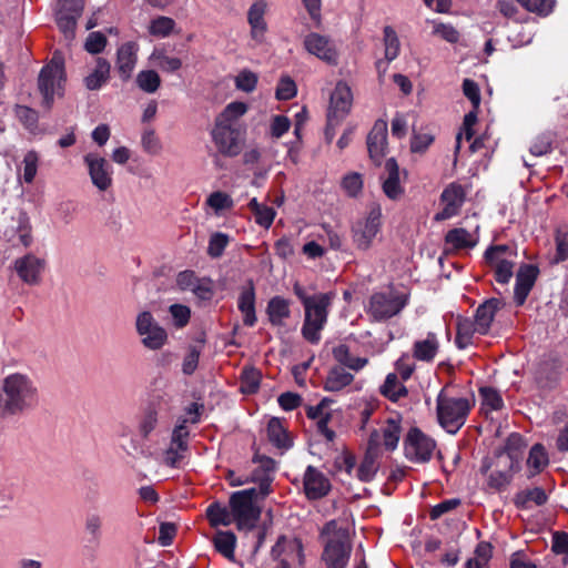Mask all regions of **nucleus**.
<instances>
[{"instance_id": "f257e3e1", "label": "nucleus", "mask_w": 568, "mask_h": 568, "mask_svg": "<svg viewBox=\"0 0 568 568\" xmlns=\"http://www.w3.org/2000/svg\"><path fill=\"white\" fill-rule=\"evenodd\" d=\"M40 393L34 379L24 373L6 375L0 384V418L22 416L34 410Z\"/></svg>"}, {"instance_id": "f03ea898", "label": "nucleus", "mask_w": 568, "mask_h": 568, "mask_svg": "<svg viewBox=\"0 0 568 568\" xmlns=\"http://www.w3.org/2000/svg\"><path fill=\"white\" fill-rule=\"evenodd\" d=\"M270 493L271 479L263 478L257 487L231 494L229 504L239 530H251L256 526L262 511L261 503Z\"/></svg>"}, {"instance_id": "7ed1b4c3", "label": "nucleus", "mask_w": 568, "mask_h": 568, "mask_svg": "<svg viewBox=\"0 0 568 568\" xmlns=\"http://www.w3.org/2000/svg\"><path fill=\"white\" fill-rule=\"evenodd\" d=\"M323 545L322 561L326 568H346L352 554V541L345 520L332 519L320 531Z\"/></svg>"}, {"instance_id": "20e7f679", "label": "nucleus", "mask_w": 568, "mask_h": 568, "mask_svg": "<svg viewBox=\"0 0 568 568\" xmlns=\"http://www.w3.org/2000/svg\"><path fill=\"white\" fill-rule=\"evenodd\" d=\"M409 301V293L394 286L374 292L365 304V312L372 322H386L402 313Z\"/></svg>"}, {"instance_id": "39448f33", "label": "nucleus", "mask_w": 568, "mask_h": 568, "mask_svg": "<svg viewBox=\"0 0 568 568\" xmlns=\"http://www.w3.org/2000/svg\"><path fill=\"white\" fill-rule=\"evenodd\" d=\"M470 403L464 397H449L444 390L437 396V417L440 426L449 434H456L465 424Z\"/></svg>"}, {"instance_id": "423d86ee", "label": "nucleus", "mask_w": 568, "mask_h": 568, "mask_svg": "<svg viewBox=\"0 0 568 568\" xmlns=\"http://www.w3.org/2000/svg\"><path fill=\"white\" fill-rule=\"evenodd\" d=\"M332 304V295L320 293L318 298L304 307L305 317L302 326L303 337L311 344L321 341V332L327 322L328 307Z\"/></svg>"}, {"instance_id": "0eeeda50", "label": "nucleus", "mask_w": 568, "mask_h": 568, "mask_svg": "<svg viewBox=\"0 0 568 568\" xmlns=\"http://www.w3.org/2000/svg\"><path fill=\"white\" fill-rule=\"evenodd\" d=\"M271 558L276 564L274 568L303 566L305 560L303 544L298 538L281 536L271 549Z\"/></svg>"}, {"instance_id": "6e6552de", "label": "nucleus", "mask_w": 568, "mask_h": 568, "mask_svg": "<svg viewBox=\"0 0 568 568\" xmlns=\"http://www.w3.org/2000/svg\"><path fill=\"white\" fill-rule=\"evenodd\" d=\"M63 81V60L61 57L54 55L51 62L42 68L38 79L39 90L43 95V103L47 108L51 106L54 94L61 89Z\"/></svg>"}, {"instance_id": "1a4fd4ad", "label": "nucleus", "mask_w": 568, "mask_h": 568, "mask_svg": "<svg viewBox=\"0 0 568 568\" xmlns=\"http://www.w3.org/2000/svg\"><path fill=\"white\" fill-rule=\"evenodd\" d=\"M135 328L136 333L141 337L142 345L148 349L158 351L162 348L168 342L166 331L148 311L138 314Z\"/></svg>"}, {"instance_id": "9d476101", "label": "nucleus", "mask_w": 568, "mask_h": 568, "mask_svg": "<svg viewBox=\"0 0 568 568\" xmlns=\"http://www.w3.org/2000/svg\"><path fill=\"white\" fill-rule=\"evenodd\" d=\"M211 136L215 148L221 154L231 158L240 154L244 140L240 126H231L222 122H215Z\"/></svg>"}, {"instance_id": "9b49d317", "label": "nucleus", "mask_w": 568, "mask_h": 568, "mask_svg": "<svg viewBox=\"0 0 568 568\" xmlns=\"http://www.w3.org/2000/svg\"><path fill=\"white\" fill-rule=\"evenodd\" d=\"M187 420L183 419L175 425L171 434V442L169 447L162 454V463L165 466L176 468L185 458L189 449L190 430L186 425Z\"/></svg>"}, {"instance_id": "f8f14e48", "label": "nucleus", "mask_w": 568, "mask_h": 568, "mask_svg": "<svg viewBox=\"0 0 568 568\" xmlns=\"http://www.w3.org/2000/svg\"><path fill=\"white\" fill-rule=\"evenodd\" d=\"M435 447V440L416 427L409 429L404 440L406 457L417 463L428 462Z\"/></svg>"}, {"instance_id": "ddd939ff", "label": "nucleus", "mask_w": 568, "mask_h": 568, "mask_svg": "<svg viewBox=\"0 0 568 568\" xmlns=\"http://www.w3.org/2000/svg\"><path fill=\"white\" fill-rule=\"evenodd\" d=\"M83 161L87 165L92 184L100 191H108L113 183V169L111 164L97 153H88Z\"/></svg>"}, {"instance_id": "4468645a", "label": "nucleus", "mask_w": 568, "mask_h": 568, "mask_svg": "<svg viewBox=\"0 0 568 568\" xmlns=\"http://www.w3.org/2000/svg\"><path fill=\"white\" fill-rule=\"evenodd\" d=\"M47 262L43 257L29 252L14 262L18 276L28 285H37L45 270Z\"/></svg>"}, {"instance_id": "2eb2a0df", "label": "nucleus", "mask_w": 568, "mask_h": 568, "mask_svg": "<svg viewBox=\"0 0 568 568\" xmlns=\"http://www.w3.org/2000/svg\"><path fill=\"white\" fill-rule=\"evenodd\" d=\"M352 104L353 93L351 87L344 81H338L329 98L327 114L329 115L331 123L336 119L343 120L349 113Z\"/></svg>"}, {"instance_id": "dca6fc26", "label": "nucleus", "mask_w": 568, "mask_h": 568, "mask_svg": "<svg viewBox=\"0 0 568 568\" xmlns=\"http://www.w3.org/2000/svg\"><path fill=\"white\" fill-rule=\"evenodd\" d=\"M382 219V207L377 203H373L368 214L364 221L357 222L354 227V237L359 245H368L376 236Z\"/></svg>"}, {"instance_id": "f3484780", "label": "nucleus", "mask_w": 568, "mask_h": 568, "mask_svg": "<svg viewBox=\"0 0 568 568\" xmlns=\"http://www.w3.org/2000/svg\"><path fill=\"white\" fill-rule=\"evenodd\" d=\"M538 276L539 267L537 264L527 263L519 266L514 288V300L516 305L521 306L526 302Z\"/></svg>"}, {"instance_id": "a211bd4d", "label": "nucleus", "mask_w": 568, "mask_h": 568, "mask_svg": "<svg viewBox=\"0 0 568 568\" xmlns=\"http://www.w3.org/2000/svg\"><path fill=\"white\" fill-rule=\"evenodd\" d=\"M381 436L378 432H372L367 443V449L357 469V477L362 481H369L375 476L379 456Z\"/></svg>"}, {"instance_id": "6ab92c4d", "label": "nucleus", "mask_w": 568, "mask_h": 568, "mask_svg": "<svg viewBox=\"0 0 568 568\" xmlns=\"http://www.w3.org/2000/svg\"><path fill=\"white\" fill-rule=\"evenodd\" d=\"M304 493L308 499L325 497L331 490L328 478L316 467L307 466L303 477Z\"/></svg>"}, {"instance_id": "aec40b11", "label": "nucleus", "mask_w": 568, "mask_h": 568, "mask_svg": "<svg viewBox=\"0 0 568 568\" xmlns=\"http://www.w3.org/2000/svg\"><path fill=\"white\" fill-rule=\"evenodd\" d=\"M267 9L268 4L266 0H257L253 2L247 10V23L251 29L250 34L258 44L264 42L267 32V22L265 20Z\"/></svg>"}, {"instance_id": "412c9836", "label": "nucleus", "mask_w": 568, "mask_h": 568, "mask_svg": "<svg viewBox=\"0 0 568 568\" xmlns=\"http://www.w3.org/2000/svg\"><path fill=\"white\" fill-rule=\"evenodd\" d=\"M387 148V122L377 120L367 135V150L369 158L376 165H381Z\"/></svg>"}, {"instance_id": "4be33fe9", "label": "nucleus", "mask_w": 568, "mask_h": 568, "mask_svg": "<svg viewBox=\"0 0 568 568\" xmlns=\"http://www.w3.org/2000/svg\"><path fill=\"white\" fill-rule=\"evenodd\" d=\"M440 200L444 209L436 214V220H447L456 215L465 201V191L462 185L450 183L442 193Z\"/></svg>"}, {"instance_id": "5701e85b", "label": "nucleus", "mask_w": 568, "mask_h": 568, "mask_svg": "<svg viewBox=\"0 0 568 568\" xmlns=\"http://www.w3.org/2000/svg\"><path fill=\"white\" fill-rule=\"evenodd\" d=\"M382 189L390 200H398L404 194V187L399 181V166L394 158L386 160L384 172L381 175Z\"/></svg>"}, {"instance_id": "b1692460", "label": "nucleus", "mask_w": 568, "mask_h": 568, "mask_svg": "<svg viewBox=\"0 0 568 568\" xmlns=\"http://www.w3.org/2000/svg\"><path fill=\"white\" fill-rule=\"evenodd\" d=\"M304 47L308 53L327 63H336L337 53L331 41L318 33H310L304 39Z\"/></svg>"}, {"instance_id": "393cba45", "label": "nucleus", "mask_w": 568, "mask_h": 568, "mask_svg": "<svg viewBox=\"0 0 568 568\" xmlns=\"http://www.w3.org/2000/svg\"><path fill=\"white\" fill-rule=\"evenodd\" d=\"M507 251H485V262L490 265L495 272V280L500 284H507L514 274V262L500 256V253Z\"/></svg>"}, {"instance_id": "a878e982", "label": "nucleus", "mask_w": 568, "mask_h": 568, "mask_svg": "<svg viewBox=\"0 0 568 568\" xmlns=\"http://www.w3.org/2000/svg\"><path fill=\"white\" fill-rule=\"evenodd\" d=\"M497 465H503L505 469L493 470L487 478V486L490 489L500 491L504 490L511 481V466L513 459L508 454H498Z\"/></svg>"}, {"instance_id": "bb28decb", "label": "nucleus", "mask_w": 568, "mask_h": 568, "mask_svg": "<svg viewBox=\"0 0 568 568\" xmlns=\"http://www.w3.org/2000/svg\"><path fill=\"white\" fill-rule=\"evenodd\" d=\"M478 230V225L473 230L465 227L450 230L445 236L446 243L452 245V248H474L479 241Z\"/></svg>"}, {"instance_id": "cd10ccee", "label": "nucleus", "mask_w": 568, "mask_h": 568, "mask_svg": "<svg viewBox=\"0 0 568 568\" xmlns=\"http://www.w3.org/2000/svg\"><path fill=\"white\" fill-rule=\"evenodd\" d=\"M501 306V302L497 298H491L481 304L475 315L474 329L479 334H486L494 320L495 313Z\"/></svg>"}, {"instance_id": "c85d7f7f", "label": "nucleus", "mask_w": 568, "mask_h": 568, "mask_svg": "<svg viewBox=\"0 0 568 568\" xmlns=\"http://www.w3.org/2000/svg\"><path fill=\"white\" fill-rule=\"evenodd\" d=\"M439 349V341L435 333L429 332L424 339L413 345V357L422 362H432Z\"/></svg>"}, {"instance_id": "c756f323", "label": "nucleus", "mask_w": 568, "mask_h": 568, "mask_svg": "<svg viewBox=\"0 0 568 568\" xmlns=\"http://www.w3.org/2000/svg\"><path fill=\"white\" fill-rule=\"evenodd\" d=\"M547 500L548 496L541 487L520 490L514 497V504L519 509H530L532 506H542Z\"/></svg>"}, {"instance_id": "7c9ffc66", "label": "nucleus", "mask_w": 568, "mask_h": 568, "mask_svg": "<svg viewBox=\"0 0 568 568\" xmlns=\"http://www.w3.org/2000/svg\"><path fill=\"white\" fill-rule=\"evenodd\" d=\"M136 63V52L133 43H124L118 50L116 68L120 77L128 80Z\"/></svg>"}, {"instance_id": "2f4dec72", "label": "nucleus", "mask_w": 568, "mask_h": 568, "mask_svg": "<svg viewBox=\"0 0 568 568\" xmlns=\"http://www.w3.org/2000/svg\"><path fill=\"white\" fill-rule=\"evenodd\" d=\"M239 310L243 314V323L246 326H254L257 318L255 314V292L252 283L243 288L239 297Z\"/></svg>"}, {"instance_id": "473e14b6", "label": "nucleus", "mask_w": 568, "mask_h": 568, "mask_svg": "<svg viewBox=\"0 0 568 568\" xmlns=\"http://www.w3.org/2000/svg\"><path fill=\"white\" fill-rule=\"evenodd\" d=\"M374 432H377V429ZM378 433L381 436V445L387 450H395L402 434L400 419L388 418L381 429H378Z\"/></svg>"}, {"instance_id": "72a5a7b5", "label": "nucleus", "mask_w": 568, "mask_h": 568, "mask_svg": "<svg viewBox=\"0 0 568 568\" xmlns=\"http://www.w3.org/2000/svg\"><path fill=\"white\" fill-rule=\"evenodd\" d=\"M354 381L353 374L348 373L342 366H335L329 369L325 382L324 389L327 392H339Z\"/></svg>"}, {"instance_id": "f704fd0d", "label": "nucleus", "mask_w": 568, "mask_h": 568, "mask_svg": "<svg viewBox=\"0 0 568 568\" xmlns=\"http://www.w3.org/2000/svg\"><path fill=\"white\" fill-rule=\"evenodd\" d=\"M110 69L111 65L105 59L98 58L95 68L84 78L85 88L91 91L99 90L108 82Z\"/></svg>"}, {"instance_id": "c9c22d12", "label": "nucleus", "mask_w": 568, "mask_h": 568, "mask_svg": "<svg viewBox=\"0 0 568 568\" xmlns=\"http://www.w3.org/2000/svg\"><path fill=\"white\" fill-rule=\"evenodd\" d=\"M333 356L339 364L356 372L364 368L368 363V359L365 357L353 356L345 344L335 346L333 348Z\"/></svg>"}, {"instance_id": "e433bc0d", "label": "nucleus", "mask_w": 568, "mask_h": 568, "mask_svg": "<svg viewBox=\"0 0 568 568\" xmlns=\"http://www.w3.org/2000/svg\"><path fill=\"white\" fill-rule=\"evenodd\" d=\"M206 517L213 527L234 524V516H232L230 504L227 506L220 503L211 504L206 509Z\"/></svg>"}, {"instance_id": "4c0bfd02", "label": "nucleus", "mask_w": 568, "mask_h": 568, "mask_svg": "<svg viewBox=\"0 0 568 568\" xmlns=\"http://www.w3.org/2000/svg\"><path fill=\"white\" fill-rule=\"evenodd\" d=\"M266 312L273 325H282L291 314L288 302L280 296L270 300Z\"/></svg>"}, {"instance_id": "58836bf2", "label": "nucleus", "mask_w": 568, "mask_h": 568, "mask_svg": "<svg viewBox=\"0 0 568 568\" xmlns=\"http://www.w3.org/2000/svg\"><path fill=\"white\" fill-rule=\"evenodd\" d=\"M381 393L392 402H397L407 395V388L400 383L396 373H389L381 386Z\"/></svg>"}, {"instance_id": "ea45409f", "label": "nucleus", "mask_w": 568, "mask_h": 568, "mask_svg": "<svg viewBox=\"0 0 568 568\" xmlns=\"http://www.w3.org/2000/svg\"><path fill=\"white\" fill-rule=\"evenodd\" d=\"M248 209L253 213L254 220L260 226L268 229L272 225L276 215L273 207L258 203L257 200L253 197L248 202Z\"/></svg>"}, {"instance_id": "a19ab883", "label": "nucleus", "mask_w": 568, "mask_h": 568, "mask_svg": "<svg viewBox=\"0 0 568 568\" xmlns=\"http://www.w3.org/2000/svg\"><path fill=\"white\" fill-rule=\"evenodd\" d=\"M267 437L270 442L281 449L291 447L290 437L278 418H272L267 424Z\"/></svg>"}, {"instance_id": "79ce46f5", "label": "nucleus", "mask_w": 568, "mask_h": 568, "mask_svg": "<svg viewBox=\"0 0 568 568\" xmlns=\"http://www.w3.org/2000/svg\"><path fill=\"white\" fill-rule=\"evenodd\" d=\"M150 62L153 67L164 72H174L182 67V61L178 57L169 55L164 50H154L150 55Z\"/></svg>"}, {"instance_id": "37998d69", "label": "nucleus", "mask_w": 568, "mask_h": 568, "mask_svg": "<svg viewBox=\"0 0 568 568\" xmlns=\"http://www.w3.org/2000/svg\"><path fill=\"white\" fill-rule=\"evenodd\" d=\"M215 549L229 560H234L236 537L232 531H217L213 539Z\"/></svg>"}, {"instance_id": "c03bdc74", "label": "nucleus", "mask_w": 568, "mask_h": 568, "mask_svg": "<svg viewBox=\"0 0 568 568\" xmlns=\"http://www.w3.org/2000/svg\"><path fill=\"white\" fill-rule=\"evenodd\" d=\"M247 111V105L243 102H231L223 112L216 118L215 122H222L231 126H240L236 121Z\"/></svg>"}, {"instance_id": "a18cd8bd", "label": "nucleus", "mask_w": 568, "mask_h": 568, "mask_svg": "<svg viewBox=\"0 0 568 568\" xmlns=\"http://www.w3.org/2000/svg\"><path fill=\"white\" fill-rule=\"evenodd\" d=\"M80 14L65 13L64 11H57V23L60 31L64 34L67 41L74 39L77 21Z\"/></svg>"}, {"instance_id": "49530a36", "label": "nucleus", "mask_w": 568, "mask_h": 568, "mask_svg": "<svg viewBox=\"0 0 568 568\" xmlns=\"http://www.w3.org/2000/svg\"><path fill=\"white\" fill-rule=\"evenodd\" d=\"M138 87L146 93H154L161 85V78L154 70H143L136 75Z\"/></svg>"}, {"instance_id": "de8ad7c7", "label": "nucleus", "mask_w": 568, "mask_h": 568, "mask_svg": "<svg viewBox=\"0 0 568 568\" xmlns=\"http://www.w3.org/2000/svg\"><path fill=\"white\" fill-rule=\"evenodd\" d=\"M384 57L387 58L388 61H393L398 57L400 42L396 31L389 26L384 28Z\"/></svg>"}, {"instance_id": "09e8293b", "label": "nucleus", "mask_w": 568, "mask_h": 568, "mask_svg": "<svg viewBox=\"0 0 568 568\" xmlns=\"http://www.w3.org/2000/svg\"><path fill=\"white\" fill-rule=\"evenodd\" d=\"M261 372L254 367H244L241 375V390L244 394H253L260 387Z\"/></svg>"}, {"instance_id": "8fccbe9b", "label": "nucleus", "mask_w": 568, "mask_h": 568, "mask_svg": "<svg viewBox=\"0 0 568 568\" xmlns=\"http://www.w3.org/2000/svg\"><path fill=\"white\" fill-rule=\"evenodd\" d=\"M363 176L357 172H349L343 176L341 186L349 197H357L363 191Z\"/></svg>"}, {"instance_id": "3c124183", "label": "nucleus", "mask_w": 568, "mask_h": 568, "mask_svg": "<svg viewBox=\"0 0 568 568\" xmlns=\"http://www.w3.org/2000/svg\"><path fill=\"white\" fill-rule=\"evenodd\" d=\"M477 332L474 329L471 321L464 320L457 324V333L455 337V344L459 349H465L473 344V334Z\"/></svg>"}, {"instance_id": "603ef678", "label": "nucleus", "mask_w": 568, "mask_h": 568, "mask_svg": "<svg viewBox=\"0 0 568 568\" xmlns=\"http://www.w3.org/2000/svg\"><path fill=\"white\" fill-rule=\"evenodd\" d=\"M174 27L175 21L172 18L160 16L150 22L149 32L158 38H166L172 33Z\"/></svg>"}, {"instance_id": "864d4df0", "label": "nucleus", "mask_w": 568, "mask_h": 568, "mask_svg": "<svg viewBox=\"0 0 568 568\" xmlns=\"http://www.w3.org/2000/svg\"><path fill=\"white\" fill-rule=\"evenodd\" d=\"M176 284L181 290H190L196 293L197 295L205 297L204 294L209 293L207 290L197 285V278L192 271H183L180 272L176 277Z\"/></svg>"}, {"instance_id": "5fc2aeb1", "label": "nucleus", "mask_w": 568, "mask_h": 568, "mask_svg": "<svg viewBox=\"0 0 568 568\" xmlns=\"http://www.w3.org/2000/svg\"><path fill=\"white\" fill-rule=\"evenodd\" d=\"M254 462L258 463V468L252 473V481L258 483L260 485L263 478H270L272 480L271 473L275 470L274 459L266 456H256Z\"/></svg>"}, {"instance_id": "6e6d98bb", "label": "nucleus", "mask_w": 568, "mask_h": 568, "mask_svg": "<svg viewBox=\"0 0 568 568\" xmlns=\"http://www.w3.org/2000/svg\"><path fill=\"white\" fill-rule=\"evenodd\" d=\"M39 155L36 151L31 150L24 154L21 168L23 171V181L31 184L38 172Z\"/></svg>"}, {"instance_id": "4d7b16f0", "label": "nucleus", "mask_w": 568, "mask_h": 568, "mask_svg": "<svg viewBox=\"0 0 568 568\" xmlns=\"http://www.w3.org/2000/svg\"><path fill=\"white\" fill-rule=\"evenodd\" d=\"M548 464V456L545 448L540 444L531 447L527 459V465L535 469V474L539 473Z\"/></svg>"}, {"instance_id": "13d9d810", "label": "nucleus", "mask_w": 568, "mask_h": 568, "mask_svg": "<svg viewBox=\"0 0 568 568\" xmlns=\"http://www.w3.org/2000/svg\"><path fill=\"white\" fill-rule=\"evenodd\" d=\"M554 136L551 133L538 135L531 143L529 151L535 156H542L551 152Z\"/></svg>"}, {"instance_id": "bf43d9fd", "label": "nucleus", "mask_w": 568, "mask_h": 568, "mask_svg": "<svg viewBox=\"0 0 568 568\" xmlns=\"http://www.w3.org/2000/svg\"><path fill=\"white\" fill-rule=\"evenodd\" d=\"M481 403L486 409L499 410L504 406L500 394L491 387H481L480 390Z\"/></svg>"}, {"instance_id": "052dcab7", "label": "nucleus", "mask_w": 568, "mask_h": 568, "mask_svg": "<svg viewBox=\"0 0 568 568\" xmlns=\"http://www.w3.org/2000/svg\"><path fill=\"white\" fill-rule=\"evenodd\" d=\"M159 423V412L154 407H149L139 426L140 434L142 437L148 438L149 435L155 429Z\"/></svg>"}, {"instance_id": "680f3d73", "label": "nucleus", "mask_w": 568, "mask_h": 568, "mask_svg": "<svg viewBox=\"0 0 568 568\" xmlns=\"http://www.w3.org/2000/svg\"><path fill=\"white\" fill-rule=\"evenodd\" d=\"M476 110L477 109H475L474 111H470L469 113H467L464 116L463 132L458 133L457 136H456V146H455V152L456 153H458L459 150H460V143H462L463 136H465V139L467 141H470L473 139V136H474L473 126L475 125V123L477 121Z\"/></svg>"}, {"instance_id": "e2e57ef3", "label": "nucleus", "mask_w": 568, "mask_h": 568, "mask_svg": "<svg viewBox=\"0 0 568 568\" xmlns=\"http://www.w3.org/2000/svg\"><path fill=\"white\" fill-rule=\"evenodd\" d=\"M517 2L527 11L539 16H548L552 11V0H517Z\"/></svg>"}, {"instance_id": "0e129e2a", "label": "nucleus", "mask_w": 568, "mask_h": 568, "mask_svg": "<svg viewBox=\"0 0 568 568\" xmlns=\"http://www.w3.org/2000/svg\"><path fill=\"white\" fill-rule=\"evenodd\" d=\"M206 204L213 209L216 213L223 210H230L233 207L232 197L221 191L213 192L206 200Z\"/></svg>"}, {"instance_id": "69168bd1", "label": "nucleus", "mask_w": 568, "mask_h": 568, "mask_svg": "<svg viewBox=\"0 0 568 568\" xmlns=\"http://www.w3.org/2000/svg\"><path fill=\"white\" fill-rule=\"evenodd\" d=\"M257 74L250 70H242L235 78V87L243 92H252L257 84Z\"/></svg>"}, {"instance_id": "338daca9", "label": "nucleus", "mask_w": 568, "mask_h": 568, "mask_svg": "<svg viewBox=\"0 0 568 568\" xmlns=\"http://www.w3.org/2000/svg\"><path fill=\"white\" fill-rule=\"evenodd\" d=\"M16 115L20 120V122L28 129L29 131L33 132L37 129L38 123V113L37 111L24 106V105H17L16 108Z\"/></svg>"}, {"instance_id": "774afa93", "label": "nucleus", "mask_w": 568, "mask_h": 568, "mask_svg": "<svg viewBox=\"0 0 568 568\" xmlns=\"http://www.w3.org/2000/svg\"><path fill=\"white\" fill-rule=\"evenodd\" d=\"M296 84L295 82L288 78L284 77L280 80L277 88H276V99L277 100H290L296 95Z\"/></svg>"}]
</instances>
